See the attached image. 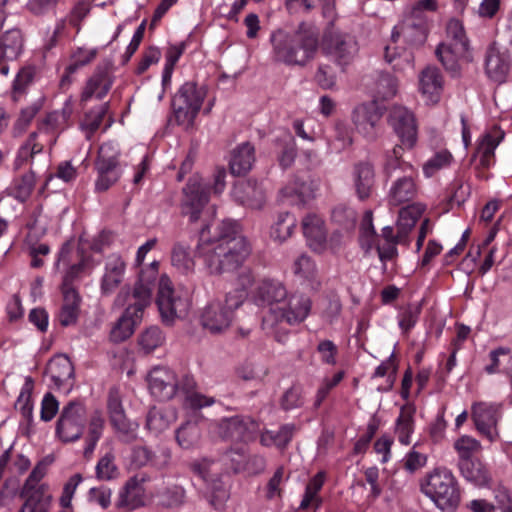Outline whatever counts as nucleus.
Listing matches in <instances>:
<instances>
[{"instance_id":"obj_1","label":"nucleus","mask_w":512,"mask_h":512,"mask_svg":"<svg viewBox=\"0 0 512 512\" xmlns=\"http://www.w3.org/2000/svg\"><path fill=\"white\" fill-rule=\"evenodd\" d=\"M251 253L247 239L240 234L239 225L233 220L222 221L210 235L206 225L200 231L195 248L208 275L220 276L240 268Z\"/></svg>"},{"instance_id":"obj_2","label":"nucleus","mask_w":512,"mask_h":512,"mask_svg":"<svg viewBox=\"0 0 512 512\" xmlns=\"http://www.w3.org/2000/svg\"><path fill=\"white\" fill-rule=\"evenodd\" d=\"M269 40L272 60L287 66H305L318 50V35L306 22H301L293 32L277 29Z\"/></svg>"},{"instance_id":"obj_3","label":"nucleus","mask_w":512,"mask_h":512,"mask_svg":"<svg viewBox=\"0 0 512 512\" xmlns=\"http://www.w3.org/2000/svg\"><path fill=\"white\" fill-rule=\"evenodd\" d=\"M401 147L393 148L387 155L383 173L389 182L386 202L390 208H397L417 200L421 186L419 174L411 164L400 158Z\"/></svg>"},{"instance_id":"obj_4","label":"nucleus","mask_w":512,"mask_h":512,"mask_svg":"<svg viewBox=\"0 0 512 512\" xmlns=\"http://www.w3.org/2000/svg\"><path fill=\"white\" fill-rule=\"evenodd\" d=\"M437 9L436 0H419L412 7L409 14L406 16L403 24L400 26V31L395 27L392 31L391 39L392 44L385 47V60L392 64L395 70H404L406 67L412 66L413 57L410 52L403 51L402 54L393 44L396 43L400 34L407 39L411 38L413 43H422L426 39V12H433Z\"/></svg>"},{"instance_id":"obj_5","label":"nucleus","mask_w":512,"mask_h":512,"mask_svg":"<svg viewBox=\"0 0 512 512\" xmlns=\"http://www.w3.org/2000/svg\"><path fill=\"white\" fill-rule=\"evenodd\" d=\"M206 96L205 86L193 81L185 82L172 98V110L177 124L186 129L192 127Z\"/></svg>"},{"instance_id":"obj_6","label":"nucleus","mask_w":512,"mask_h":512,"mask_svg":"<svg viewBox=\"0 0 512 512\" xmlns=\"http://www.w3.org/2000/svg\"><path fill=\"white\" fill-rule=\"evenodd\" d=\"M245 300L243 290H232L225 296L224 302L214 300L207 304L201 315L202 326L211 333H221L226 330L234 317V311Z\"/></svg>"},{"instance_id":"obj_7","label":"nucleus","mask_w":512,"mask_h":512,"mask_svg":"<svg viewBox=\"0 0 512 512\" xmlns=\"http://www.w3.org/2000/svg\"><path fill=\"white\" fill-rule=\"evenodd\" d=\"M310 298L301 293L288 295L286 299L275 308H270L269 314L263 318L262 327L267 332H272L279 322L295 325L303 322L311 311Z\"/></svg>"},{"instance_id":"obj_8","label":"nucleus","mask_w":512,"mask_h":512,"mask_svg":"<svg viewBox=\"0 0 512 512\" xmlns=\"http://www.w3.org/2000/svg\"><path fill=\"white\" fill-rule=\"evenodd\" d=\"M157 305L163 321L171 323L176 318L186 316L190 299L187 293L175 290L171 280L163 275L159 281Z\"/></svg>"},{"instance_id":"obj_9","label":"nucleus","mask_w":512,"mask_h":512,"mask_svg":"<svg viewBox=\"0 0 512 512\" xmlns=\"http://www.w3.org/2000/svg\"><path fill=\"white\" fill-rule=\"evenodd\" d=\"M87 423V410L80 401H70L60 411L56 435L62 442H75L83 435Z\"/></svg>"},{"instance_id":"obj_10","label":"nucleus","mask_w":512,"mask_h":512,"mask_svg":"<svg viewBox=\"0 0 512 512\" xmlns=\"http://www.w3.org/2000/svg\"><path fill=\"white\" fill-rule=\"evenodd\" d=\"M213 430L223 440L249 442L256 439L260 424L250 416L235 415L216 421Z\"/></svg>"},{"instance_id":"obj_11","label":"nucleus","mask_w":512,"mask_h":512,"mask_svg":"<svg viewBox=\"0 0 512 512\" xmlns=\"http://www.w3.org/2000/svg\"><path fill=\"white\" fill-rule=\"evenodd\" d=\"M119 151L113 143H104L100 146L95 161V169L98 173L95 188L99 192L108 190L121 176L119 166Z\"/></svg>"},{"instance_id":"obj_12","label":"nucleus","mask_w":512,"mask_h":512,"mask_svg":"<svg viewBox=\"0 0 512 512\" xmlns=\"http://www.w3.org/2000/svg\"><path fill=\"white\" fill-rule=\"evenodd\" d=\"M388 123L400 139L402 147L412 149L418 139V125L415 115L406 107L394 105L388 115Z\"/></svg>"},{"instance_id":"obj_13","label":"nucleus","mask_w":512,"mask_h":512,"mask_svg":"<svg viewBox=\"0 0 512 512\" xmlns=\"http://www.w3.org/2000/svg\"><path fill=\"white\" fill-rule=\"evenodd\" d=\"M142 299H132L120 318L114 323L110 331V340L114 343H121L127 340L142 319L144 309L148 303V294L143 293Z\"/></svg>"},{"instance_id":"obj_14","label":"nucleus","mask_w":512,"mask_h":512,"mask_svg":"<svg viewBox=\"0 0 512 512\" xmlns=\"http://www.w3.org/2000/svg\"><path fill=\"white\" fill-rule=\"evenodd\" d=\"M208 200L207 187L202 178L196 175L191 177L183 188L182 214L188 216L191 223L197 222Z\"/></svg>"},{"instance_id":"obj_15","label":"nucleus","mask_w":512,"mask_h":512,"mask_svg":"<svg viewBox=\"0 0 512 512\" xmlns=\"http://www.w3.org/2000/svg\"><path fill=\"white\" fill-rule=\"evenodd\" d=\"M381 118L382 111L375 101L357 105L351 115L356 131L371 142L375 141L379 136Z\"/></svg>"},{"instance_id":"obj_16","label":"nucleus","mask_w":512,"mask_h":512,"mask_svg":"<svg viewBox=\"0 0 512 512\" xmlns=\"http://www.w3.org/2000/svg\"><path fill=\"white\" fill-rule=\"evenodd\" d=\"M501 408V404L493 402H475L471 406V417L477 430L491 442L498 438L496 427Z\"/></svg>"},{"instance_id":"obj_17","label":"nucleus","mask_w":512,"mask_h":512,"mask_svg":"<svg viewBox=\"0 0 512 512\" xmlns=\"http://www.w3.org/2000/svg\"><path fill=\"white\" fill-rule=\"evenodd\" d=\"M420 489L442 511H453L460 503L457 482H421Z\"/></svg>"},{"instance_id":"obj_18","label":"nucleus","mask_w":512,"mask_h":512,"mask_svg":"<svg viewBox=\"0 0 512 512\" xmlns=\"http://www.w3.org/2000/svg\"><path fill=\"white\" fill-rule=\"evenodd\" d=\"M146 380L152 396L161 401H169L177 395V374L168 367L155 366Z\"/></svg>"},{"instance_id":"obj_19","label":"nucleus","mask_w":512,"mask_h":512,"mask_svg":"<svg viewBox=\"0 0 512 512\" xmlns=\"http://www.w3.org/2000/svg\"><path fill=\"white\" fill-rule=\"evenodd\" d=\"M127 264L118 253L109 254L104 259L103 273L99 288L103 296H111L124 281Z\"/></svg>"},{"instance_id":"obj_20","label":"nucleus","mask_w":512,"mask_h":512,"mask_svg":"<svg viewBox=\"0 0 512 512\" xmlns=\"http://www.w3.org/2000/svg\"><path fill=\"white\" fill-rule=\"evenodd\" d=\"M324 50L333 61L343 67L353 60L358 48L350 35L333 32L325 37Z\"/></svg>"},{"instance_id":"obj_21","label":"nucleus","mask_w":512,"mask_h":512,"mask_svg":"<svg viewBox=\"0 0 512 512\" xmlns=\"http://www.w3.org/2000/svg\"><path fill=\"white\" fill-rule=\"evenodd\" d=\"M20 496L24 503L19 512H48L52 494L44 482H24Z\"/></svg>"},{"instance_id":"obj_22","label":"nucleus","mask_w":512,"mask_h":512,"mask_svg":"<svg viewBox=\"0 0 512 512\" xmlns=\"http://www.w3.org/2000/svg\"><path fill=\"white\" fill-rule=\"evenodd\" d=\"M113 83L114 76L111 69L108 66H97L81 91L80 101L85 103L92 98L103 99L112 88Z\"/></svg>"},{"instance_id":"obj_23","label":"nucleus","mask_w":512,"mask_h":512,"mask_svg":"<svg viewBox=\"0 0 512 512\" xmlns=\"http://www.w3.org/2000/svg\"><path fill=\"white\" fill-rule=\"evenodd\" d=\"M511 68L510 55L506 50H500L496 44H491L486 51L485 71L490 79L502 83Z\"/></svg>"},{"instance_id":"obj_24","label":"nucleus","mask_w":512,"mask_h":512,"mask_svg":"<svg viewBox=\"0 0 512 512\" xmlns=\"http://www.w3.org/2000/svg\"><path fill=\"white\" fill-rule=\"evenodd\" d=\"M46 374L57 389L70 391L74 380V367L70 359L65 355L52 358L46 368Z\"/></svg>"},{"instance_id":"obj_25","label":"nucleus","mask_w":512,"mask_h":512,"mask_svg":"<svg viewBox=\"0 0 512 512\" xmlns=\"http://www.w3.org/2000/svg\"><path fill=\"white\" fill-rule=\"evenodd\" d=\"M444 79L435 66H427L419 75V89L430 103H438L443 92Z\"/></svg>"},{"instance_id":"obj_26","label":"nucleus","mask_w":512,"mask_h":512,"mask_svg":"<svg viewBox=\"0 0 512 512\" xmlns=\"http://www.w3.org/2000/svg\"><path fill=\"white\" fill-rule=\"evenodd\" d=\"M232 194L236 201L253 209H260L265 203V191L256 181L247 180L236 183Z\"/></svg>"},{"instance_id":"obj_27","label":"nucleus","mask_w":512,"mask_h":512,"mask_svg":"<svg viewBox=\"0 0 512 512\" xmlns=\"http://www.w3.org/2000/svg\"><path fill=\"white\" fill-rule=\"evenodd\" d=\"M287 297L284 285L275 280H263L256 288L254 301L258 306L278 307Z\"/></svg>"},{"instance_id":"obj_28","label":"nucleus","mask_w":512,"mask_h":512,"mask_svg":"<svg viewBox=\"0 0 512 512\" xmlns=\"http://www.w3.org/2000/svg\"><path fill=\"white\" fill-rule=\"evenodd\" d=\"M301 225L308 245L314 251H324L327 231L323 219L317 214H307L302 219Z\"/></svg>"},{"instance_id":"obj_29","label":"nucleus","mask_w":512,"mask_h":512,"mask_svg":"<svg viewBox=\"0 0 512 512\" xmlns=\"http://www.w3.org/2000/svg\"><path fill=\"white\" fill-rule=\"evenodd\" d=\"M30 460L23 454L16 453L10 446L0 456V479L7 476L14 479L22 476L30 467Z\"/></svg>"},{"instance_id":"obj_30","label":"nucleus","mask_w":512,"mask_h":512,"mask_svg":"<svg viewBox=\"0 0 512 512\" xmlns=\"http://www.w3.org/2000/svg\"><path fill=\"white\" fill-rule=\"evenodd\" d=\"M352 180L357 198L361 201L368 199L375 183L373 166L367 162L356 164L352 171Z\"/></svg>"},{"instance_id":"obj_31","label":"nucleus","mask_w":512,"mask_h":512,"mask_svg":"<svg viewBox=\"0 0 512 512\" xmlns=\"http://www.w3.org/2000/svg\"><path fill=\"white\" fill-rule=\"evenodd\" d=\"M503 138V133L500 130L494 129L485 135L479 141L476 152L474 154L475 160H478V165L482 168H489L495 162V149Z\"/></svg>"},{"instance_id":"obj_32","label":"nucleus","mask_w":512,"mask_h":512,"mask_svg":"<svg viewBox=\"0 0 512 512\" xmlns=\"http://www.w3.org/2000/svg\"><path fill=\"white\" fill-rule=\"evenodd\" d=\"M178 414L174 407H152L146 418V427L158 435L167 430L176 420Z\"/></svg>"},{"instance_id":"obj_33","label":"nucleus","mask_w":512,"mask_h":512,"mask_svg":"<svg viewBox=\"0 0 512 512\" xmlns=\"http://www.w3.org/2000/svg\"><path fill=\"white\" fill-rule=\"evenodd\" d=\"M24 38L19 29L7 30L0 36V64L16 60L23 52Z\"/></svg>"},{"instance_id":"obj_34","label":"nucleus","mask_w":512,"mask_h":512,"mask_svg":"<svg viewBox=\"0 0 512 512\" xmlns=\"http://www.w3.org/2000/svg\"><path fill=\"white\" fill-rule=\"evenodd\" d=\"M467 50L463 48L462 44L455 46L451 45V43L443 42L437 46L435 54L446 71L455 77L460 73L459 59Z\"/></svg>"},{"instance_id":"obj_35","label":"nucleus","mask_w":512,"mask_h":512,"mask_svg":"<svg viewBox=\"0 0 512 512\" xmlns=\"http://www.w3.org/2000/svg\"><path fill=\"white\" fill-rule=\"evenodd\" d=\"M63 304L58 314L59 322L62 326L74 325L77 322L81 297L76 289H66L62 291Z\"/></svg>"},{"instance_id":"obj_36","label":"nucleus","mask_w":512,"mask_h":512,"mask_svg":"<svg viewBox=\"0 0 512 512\" xmlns=\"http://www.w3.org/2000/svg\"><path fill=\"white\" fill-rule=\"evenodd\" d=\"M149 495L143 482H127L119 494L118 505L128 510H134L146 504Z\"/></svg>"},{"instance_id":"obj_37","label":"nucleus","mask_w":512,"mask_h":512,"mask_svg":"<svg viewBox=\"0 0 512 512\" xmlns=\"http://www.w3.org/2000/svg\"><path fill=\"white\" fill-rule=\"evenodd\" d=\"M202 440L201 420H188L176 430V441L183 449H193Z\"/></svg>"},{"instance_id":"obj_38","label":"nucleus","mask_w":512,"mask_h":512,"mask_svg":"<svg viewBox=\"0 0 512 512\" xmlns=\"http://www.w3.org/2000/svg\"><path fill=\"white\" fill-rule=\"evenodd\" d=\"M159 263L153 261L149 267L141 270L139 278L135 283L131 299H142L143 293L148 294V303H151L152 291L158 275Z\"/></svg>"},{"instance_id":"obj_39","label":"nucleus","mask_w":512,"mask_h":512,"mask_svg":"<svg viewBox=\"0 0 512 512\" xmlns=\"http://www.w3.org/2000/svg\"><path fill=\"white\" fill-rule=\"evenodd\" d=\"M172 266L183 275H191L195 272V261L190 254V244L176 242L171 251Z\"/></svg>"},{"instance_id":"obj_40","label":"nucleus","mask_w":512,"mask_h":512,"mask_svg":"<svg viewBox=\"0 0 512 512\" xmlns=\"http://www.w3.org/2000/svg\"><path fill=\"white\" fill-rule=\"evenodd\" d=\"M88 421V431L85 439L84 456L90 458L96 448L99 439L103 435L105 419L102 412L95 411L91 414Z\"/></svg>"},{"instance_id":"obj_41","label":"nucleus","mask_w":512,"mask_h":512,"mask_svg":"<svg viewBox=\"0 0 512 512\" xmlns=\"http://www.w3.org/2000/svg\"><path fill=\"white\" fill-rule=\"evenodd\" d=\"M255 160L254 147L250 143H243L237 147L230 161L231 173L243 175L247 173Z\"/></svg>"},{"instance_id":"obj_42","label":"nucleus","mask_w":512,"mask_h":512,"mask_svg":"<svg viewBox=\"0 0 512 512\" xmlns=\"http://www.w3.org/2000/svg\"><path fill=\"white\" fill-rule=\"evenodd\" d=\"M69 125L55 111L47 114L38 126V136H44L46 142L53 145L56 142L58 134L65 130Z\"/></svg>"},{"instance_id":"obj_43","label":"nucleus","mask_w":512,"mask_h":512,"mask_svg":"<svg viewBox=\"0 0 512 512\" xmlns=\"http://www.w3.org/2000/svg\"><path fill=\"white\" fill-rule=\"evenodd\" d=\"M38 137V132L31 133L26 142L19 148L14 161L15 169H20L28 163L32 164L34 157L42 153L44 143L39 142L37 140Z\"/></svg>"},{"instance_id":"obj_44","label":"nucleus","mask_w":512,"mask_h":512,"mask_svg":"<svg viewBox=\"0 0 512 512\" xmlns=\"http://www.w3.org/2000/svg\"><path fill=\"white\" fill-rule=\"evenodd\" d=\"M426 209L423 203L416 200L400 206L397 227H401L407 234L415 226L417 220L422 216Z\"/></svg>"},{"instance_id":"obj_45","label":"nucleus","mask_w":512,"mask_h":512,"mask_svg":"<svg viewBox=\"0 0 512 512\" xmlns=\"http://www.w3.org/2000/svg\"><path fill=\"white\" fill-rule=\"evenodd\" d=\"M197 487L205 499L215 508H221L229 498V490L224 482H200Z\"/></svg>"},{"instance_id":"obj_46","label":"nucleus","mask_w":512,"mask_h":512,"mask_svg":"<svg viewBox=\"0 0 512 512\" xmlns=\"http://www.w3.org/2000/svg\"><path fill=\"white\" fill-rule=\"evenodd\" d=\"M294 433V425L286 424L277 431L265 430L260 434V443L263 446H276L284 448L291 441Z\"/></svg>"},{"instance_id":"obj_47","label":"nucleus","mask_w":512,"mask_h":512,"mask_svg":"<svg viewBox=\"0 0 512 512\" xmlns=\"http://www.w3.org/2000/svg\"><path fill=\"white\" fill-rule=\"evenodd\" d=\"M221 466L222 464L219 460L209 457L196 459L189 464L193 475L204 480L207 478H220L222 476L219 473Z\"/></svg>"},{"instance_id":"obj_48","label":"nucleus","mask_w":512,"mask_h":512,"mask_svg":"<svg viewBox=\"0 0 512 512\" xmlns=\"http://www.w3.org/2000/svg\"><path fill=\"white\" fill-rule=\"evenodd\" d=\"M458 467L465 480H489L491 477L486 465L478 459L459 460Z\"/></svg>"},{"instance_id":"obj_49","label":"nucleus","mask_w":512,"mask_h":512,"mask_svg":"<svg viewBox=\"0 0 512 512\" xmlns=\"http://www.w3.org/2000/svg\"><path fill=\"white\" fill-rule=\"evenodd\" d=\"M109 108V102H105L92 108L85 114L81 122V129L86 132L87 138H90V136L99 129Z\"/></svg>"},{"instance_id":"obj_50","label":"nucleus","mask_w":512,"mask_h":512,"mask_svg":"<svg viewBox=\"0 0 512 512\" xmlns=\"http://www.w3.org/2000/svg\"><path fill=\"white\" fill-rule=\"evenodd\" d=\"M296 227V218L289 212L278 214L277 220L271 227V237L279 242L287 240Z\"/></svg>"},{"instance_id":"obj_51","label":"nucleus","mask_w":512,"mask_h":512,"mask_svg":"<svg viewBox=\"0 0 512 512\" xmlns=\"http://www.w3.org/2000/svg\"><path fill=\"white\" fill-rule=\"evenodd\" d=\"M34 388L33 379L28 376L25 378L24 384L21 388L20 394L17 398L15 407L18 409L22 416L31 422L33 419V404H32V391Z\"/></svg>"},{"instance_id":"obj_52","label":"nucleus","mask_w":512,"mask_h":512,"mask_svg":"<svg viewBox=\"0 0 512 512\" xmlns=\"http://www.w3.org/2000/svg\"><path fill=\"white\" fill-rule=\"evenodd\" d=\"M36 183V177L33 171L14 179L12 183V194L20 202H25L31 196Z\"/></svg>"},{"instance_id":"obj_53","label":"nucleus","mask_w":512,"mask_h":512,"mask_svg":"<svg viewBox=\"0 0 512 512\" xmlns=\"http://www.w3.org/2000/svg\"><path fill=\"white\" fill-rule=\"evenodd\" d=\"M164 341L165 336L157 326L147 328L138 337V344L144 354L152 353L155 349L162 346Z\"/></svg>"},{"instance_id":"obj_54","label":"nucleus","mask_w":512,"mask_h":512,"mask_svg":"<svg viewBox=\"0 0 512 512\" xmlns=\"http://www.w3.org/2000/svg\"><path fill=\"white\" fill-rule=\"evenodd\" d=\"M413 409L402 407L396 420L395 433L403 445L410 444V435L413 432Z\"/></svg>"},{"instance_id":"obj_55","label":"nucleus","mask_w":512,"mask_h":512,"mask_svg":"<svg viewBox=\"0 0 512 512\" xmlns=\"http://www.w3.org/2000/svg\"><path fill=\"white\" fill-rule=\"evenodd\" d=\"M96 475L99 480H114L119 477L120 471L112 451L105 453L99 459L96 465Z\"/></svg>"},{"instance_id":"obj_56","label":"nucleus","mask_w":512,"mask_h":512,"mask_svg":"<svg viewBox=\"0 0 512 512\" xmlns=\"http://www.w3.org/2000/svg\"><path fill=\"white\" fill-rule=\"evenodd\" d=\"M356 219V211L353 208L344 204H339L335 206L331 213L332 222L345 230L353 229L356 224Z\"/></svg>"},{"instance_id":"obj_57","label":"nucleus","mask_w":512,"mask_h":512,"mask_svg":"<svg viewBox=\"0 0 512 512\" xmlns=\"http://www.w3.org/2000/svg\"><path fill=\"white\" fill-rule=\"evenodd\" d=\"M110 423L118 434L124 439H133L138 425L134 422L129 421L126 418L125 412L116 413V415L110 416Z\"/></svg>"},{"instance_id":"obj_58","label":"nucleus","mask_w":512,"mask_h":512,"mask_svg":"<svg viewBox=\"0 0 512 512\" xmlns=\"http://www.w3.org/2000/svg\"><path fill=\"white\" fill-rule=\"evenodd\" d=\"M303 405V388L300 385H292L284 392L280 400V406L285 411L297 409Z\"/></svg>"},{"instance_id":"obj_59","label":"nucleus","mask_w":512,"mask_h":512,"mask_svg":"<svg viewBox=\"0 0 512 512\" xmlns=\"http://www.w3.org/2000/svg\"><path fill=\"white\" fill-rule=\"evenodd\" d=\"M184 495L180 485L171 484L158 494L159 503L165 507H176L183 503Z\"/></svg>"},{"instance_id":"obj_60","label":"nucleus","mask_w":512,"mask_h":512,"mask_svg":"<svg viewBox=\"0 0 512 512\" xmlns=\"http://www.w3.org/2000/svg\"><path fill=\"white\" fill-rule=\"evenodd\" d=\"M421 305L409 304L398 315V324L404 333H408L417 323Z\"/></svg>"},{"instance_id":"obj_61","label":"nucleus","mask_w":512,"mask_h":512,"mask_svg":"<svg viewBox=\"0 0 512 512\" xmlns=\"http://www.w3.org/2000/svg\"><path fill=\"white\" fill-rule=\"evenodd\" d=\"M452 160V155L447 150H442L434 154L423 165V173L426 177H431L438 170L449 166Z\"/></svg>"},{"instance_id":"obj_62","label":"nucleus","mask_w":512,"mask_h":512,"mask_svg":"<svg viewBox=\"0 0 512 512\" xmlns=\"http://www.w3.org/2000/svg\"><path fill=\"white\" fill-rule=\"evenodd\" d=\"M459 460L473 459V455L481 449L480 442L470 436H462L454 443Z\"/></svg>"},{"instance_id":"obj_63","label":"nucleus","mask_w":512,"mask_h":512,"mask_svg":"<svg viewBox=\"0 0 512 512\" xmlns=\"http://www.w3.org/2000/svg\"><path fill=\"white\" fill-rule=\"evenodd\" d=\"M316 264L311 257L306 254L300 255L293 264V272L296 276L303 279H313L316 275Z\"/></svg>"},{"instance_id":"obj_64","label":"nucleus","mask_w":512,"mask_h":512,"mask_svg":"<svg viewBox=\"0 0 512 512\" xmlns=\"http://www.w3.org/2000/svg\"><path fill=\"white\" fill-rule=\"evenodd\" d=\"M447 41L445 43H451V45L457 46L462 44L463 48L468 49V40L464 31L462 23L457 19H451L447 23L446 27Z\"/></svg>"}]
</instances>
